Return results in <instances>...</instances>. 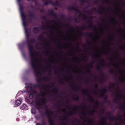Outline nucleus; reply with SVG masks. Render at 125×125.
Listing matches in <instances>:
<instances>
[{"label":"nucleus","mask_w":125,"mask_h":125,"mask_svg":"<svg viewBox=\"0 0 125 125\" xmlns=\"http://www.w3.org/2000/svg\"><path fill=\"white\" fill-rule=\"evenodd\" d=\"M27 40L31 59L30 64L34 70V73L35 74L36 81L38 82H39L42 79H40L38 78V75L40 74V72L37 69L36 64L35 63L36 62L37 60V59L36 57V56L37 55L38 53L35 52H34V53H33V45L31 44V43L29 41L30 40Z\"/></svg>","instance_id":"obj_1"},{"label":"nucleus","mask_w":125,"mask_h":125,"mask_svg":"<svg viewBox=\"0 0 125 125\" xmlns=\"http://www.w3.org/2000/svg\"><path fill=\"white\" fill-rule=\"evenodd\" d=\"M46 112L45 113H42L41 114V116L43 117H44L45 114L47 116V117L49 118L48 121L49 123V125H54L52 117L51 116V113H52L53 111H49V110H48V108H46Z\"/></svg>","instance_id":"obj_2"},{"label":"nucleus","mask_w":125,"mask_h":125,"mask_svg":"<svg viewBox=\"0 0 125 125\" xmlns=\"http://www.w3.org/2000/svg\"><path fill=\"white\" fill-rule=\"evenodd\" d=\"M73 111L70 112L68 113H65L64 115L65 116H64L65 119H66L67 117H69V116H71L73 115L74 112L76 111L78 108V106L77 105L74 106L72 107Z\"/></svg>","instance_id":"obj_3"},{"label":"nucleus","mask_w":125,"mask_h":125,"mask_svg":"<svg viewBox=\"0 0 125 125\" xmlns=\"http://www.w3.org/2000/svg\"><path fill=\"white\" fill-rule=\"evenodd\" d=\"M57 30V28L55 26L54 27H51L48 30V32L47 33H49L50 35L51 36H53L54 34V32L53 31H56Z\"/></svg>","instance_id":"obj_4"},{"label":"nucleus","mask_w":125,"mask_h":125,"mask_svg":"<svg viewBox=\"0 0 125 125\" xmlns=\"http://www.w3.org/2000/svg\"><path fill=\"white\" fill-rule=\"evenodd\" d=\"M28 16L30 17L29 19L30 22H31V21L32 19H34V17L35 16V15L34 13H32L31 11H30L28 12Z\"/></svg>","instance_id":"obj_5"},{"label":"nucleus","mask_w":125,"mask_h":125,"mask_svg":"<svg viewBox=\"0 0 125 125\" xmlns=\"http://www.w3.org/2000/svg\"><path fill=\"white\" fill-rule=\"evenodd\" d=\"M37 105L38 106H42L45 103V101L44 99H42L36 101Z\"/></svg>","instance_id":"obj_6"},{"label":"nucleus","mask_w":125,"mask_h":125,"mask_svg":"<svg viewBox=\"0 0 125 125\" xmlns=\"http://www.w3.org/2000/svg\"><path fill=\"white\" fill-rule=\"evenodd\" d=\"M78 7H75L73 6L72 7H69L68 8V9L70 10H73L75 11L77 13H80L81 11L80 10L78 9Z\"/></svg>","instance_id":"obj_7"},{"label":"nucleus","mask_w":125,"mask_h":125,"mask_svg":"<svg viewBox=\"0 0 125 125\" xmlns=\"http://www.w3.org/2000/svg\"><path fill=\"white\" fill-rule=\"evenodd\" d=\"M32 86L34 89H36L37 87L41 88V86H42V88L44 89H45L46 88L45 86L43 84H42L41 85L39 84H34Z\"/></svg>","instance_id":"obj_8"},{"label":"nucleus","mask_w":125,"mask_h":125,"mask_svg":"<svg viewBox=\"0 0 125 125\" xmlns=\"http://www.w3.org/2000/svg\"><path fill=\"white\" fill-rule=\"evenodd\" d=\"M88 54L92 55L93 57V59L95 60L96 57L99 58L100 56V54L97 53L95 54H93L92 52H88Z\"/></svg>","instance_id":"obj_9"},{"label":"nucleus","mask_w":125,"mask_h":125,"mask_svg":"<svg viewBox=\"0 0 125 125\" xmlns=\"http://www.w3.org/2000/svg\"><path fill=\"white\" fill-rule=\"evenodd\" d=\"M81 35H85L87 36H92L94 34L92 32H82L81 33Z\"/></svg>","instance_id":"obj_10"},{"label":"nucleus","mask_w":125,"mask_h":125,"mask_svg":"<svg viewBox=\"0 0 125 125\" xmlns=\"http://www.w3.org/2000/svg\"><path fill=\"white\" fill-rule=\"evenodd\" d=\"M82 92L84 94L89 98L90 99L89 100L91 102H94V98L91 96L90 94L89 93H85L83 91H82Z\"/></svg>","instance_id":"obj_11"},{"label":"nucleus","mask_w":125,"mask_h":125,"mask_svg":"<svg viewBox=\"0 0 125 125\" xmlns=\"http://www.w3.org/2000/svg\"><path fill=\"white\" fill-rule=\"evenodd\" d=\"M89 23H91V24H89L88 25L87 27H88L91 28L94 31L95 30H96L97 29L96 28L95 26V28H94L93 27L92 25V23H91L92 22V20L91 19H90L88 20Z\"/></svg>","instance_id":"obj_12"},{"label":"nucleus","mask_w":125,"mask_h":125,"mask_svg":"<svg viewBox=\"0 0 125 125\" xmlns=\"http://www.w3.org/2000/svg\"><path fill=\"white\" fill-rule=\"evenodd\" d=\"M48 13L50 15H52L53 17L55 18H57V15L56 14L54 13L53 10H50L48 11Z\"/></svg>","instance_id":"obj_13"},{"label":"nucleus","mask_w":125,"mask_h":125,"mask_svg":"<svg viewBox=\"0 0 125 125\" xmlns=\"http://www.w3.org/2000/svg\"><path fill=\"white\" fill-rule=\"evenodd\" d=\"M65 27H70V29L71 31H72L73 33L75 32V27H73L72 26H71L70 25L69 23H67L64 26Z\"/></svg>","instance_id":"obj_14"},{"label":"nucleus","mask_w":125,"mask_h":125,"mask_svg":"<svg viewBox=\"0 0 125 125\" xmlns=\"http://www.w3.org/2000/svg\"><path fill=\"white\" fill-rule=\"evenodd\" d=\"M107 114L109 115L108 117V118L110 120L113 121L116 119L115 117L113 116H110L112 115L111 113L110 112H108L107 113Z\"/></svg>","instance_id":"obj_15"},{"label":"nucleus","mask_w":125,"mask_h":125,"mask_svg":"<svg viewBox=\"0 0 125 125\" xmlns=\"http://www.w3.org/2000/svg\"><path fill=\"white\" fill-rule=\"evenodd\" d=\"M104 117H102L100 118V125H105L106 122L104 121Z\"/></svg>","instance_id":"obj_16"},{"label":"nucleus","mask_w":125,"mask_h":125,"mask_svg":"<svg viewBox=\"0 0 125 125\" xmlns=\"http://www.w3.org/2000/svg\"><path fill=\"white\" fill-rule=\"evenodd\" d=\"M39 31V29L36 27H33L32 30V32L33 33L35 34H37Z\"/></svg>","instance_id":"obj_17"},{"label":"nucleus","mask_w":125,"mask_h":125,"mask_svg":"<svg viewBox=\"0 0 125 125\" xmlns=\"http://www.w3.org/2000/svg\"><path fill=\"white\" fill-rule=\"evenodd\" d=\"M41 37H43V35H40L38 36V38L37 39H47L46 38H43L42 39L41 38H40V39L39 38ZM79 39L77 38H74V39H71V38H63V39H59V38H52V39Z\"/></svg>","instance_id":"obj_18"},{"label":"nucleus","mask_w":125,"mask_h":125,"mask_svg":"<svg viewBox=\"0 0 125 125\" xmlns=\"http://www.w3.org/2000/svg\"><path fill=\"white\" fill-rule=\"evenodd\" d=\"M21 99H18L15 101V107H17L19 106L21 103Z\"/></svg>","instance_id":"obj_19"},{"label":"nucleus","mask_w":125,"mask_h":125,"mask_svg":"<svg viewBox=\"0 0 125 125\" xmlns=\"http://www.w3.org/2000/svg\"><path fill=\"white\" fill-rule=\"evenodd\" d=\"M25 36L26 37V39H29L28 38L30 36V34L28 31L27 28H25Z\"/></svg>","instance_id":"obj_20"},{"label":"nucleus","mask_w":125,"mask_h":125,"mask_svg":"<svg viewBox=\"0 0 125 125\" xmlns=\"http://www.w3.org/2000/svg\"><path fill=\"white\" fill-rule=\"evenodd\" d=\"M96 68L97 70H98L99 71L100 74L101 76H104V73L101 70L100 67L99 66L97 65L96 67Z\"/></svg>","instance_id":"obj_21"},{"label":"nucleus","mask_w":125,"mask_h":125,"mask_svg":"<svg viewBox=\"0 0 125 125\" xmlns=\"http://www.w3.org/2000/svg\"><path fill=\"white\" fill-rule=\"evenodd\" d=\"M43 3L45 5H48L49 3H50L53 5V4H54V2H52V0H50L49 1H46L44 3Z\"/></svg>","instance_id":"obj_22"},{"label":"nucleus","mask_w":125,"mask_h":125,"mask_svg":"<svg viewBox=\"0 0 125 125\" xmlns=\"http://www.w3.org/2000/svg\"><path fill=\"white\" fill-rule=\"evenodd\" d=\"M38 95H39L40 96L43 97L45 95L46 93L42 91L40 92V93Z\"/></svg>","instance_id":"obj_23"},{"label":"nucleus","mask_w":125,"mask_h":125,"mask_svg":"<svg viewBox=\"0 0 125 125\" xmlns=\"http://www.w3.org/2000/svg\"><path fill=\"white\" fill-rule=\"evenodd\" d=\"M72 87L74 91H78V88L77 86H74V85L73 84H72L70 85Z\"/></svg>","instance_id":"obj_24"},{"label":"nucleus","mask_w":125,"mask_h":125,"mask_svg":"<svg viewBox=\"0 0 125 125\" xmlns=\"http://www.w3.org/2000/svg\"><path fill=\"white\" fill-rule=\"evenodd\" d=\"M99 105V102L98 101H97L95 102V105H93V108H97V107Z\"/></svg>","instance_id":"obj_25"},{"label":"nucleus","mask_w":125,"mask_h":125,"mask_svg":"<svg viewBox=\"0 0 125 125\" xmlns=\"http://www.w3.org/2000/svg\"><path fill=\"white\" fill-rule=\"evenodd\" d=\"M40 28L42 30H47L48 28L47 27V26L45 25H43L42 26H40Z\"/></svg>","instance_id":"obj_26"},{"label":"nucleus","mask_w":125,"mask_h":125,"mask_svg":"<svg viewBox=\"0 0 125 125\" xmlns=\"http://www.w3.org/2000/svg\"><path fill=\"white\" fill-rule=\"evenodd\" d=\"M27 92H29L30 93V95H33L34 94V91L32 90L31 89L29 91H27Z\"/></svg>","instance_id":"obj_27"},{"label":"nucleus","mask_w":125,"mask_h":125,"mask_svg":"<svg viewBox=\"0 0 125 125\" xmlns=\"http://www.w3.org/2000/svg\"><path fill=\"white\" fill-rule=\"evenodd\" d=\"M95 112V111L94 109L92 110L91 111H89L88 112V114L91 115H93L94 113Z\"/></svg>","instance_id":"obj_28"},{"label":"nucleus","mask_w":125,"mask_h":125,"mask_svg":"<svg viewBox=\"0 0 125 125\" xmlns=\"http://www.w3.org/2000/svg\"><path fill=\"white\" fill-rule=\"evenodd\" d=\"M73 99L74 100L78 101L79 100V97L77 95H76V97H75L74 96H73L72 97Z\"/></svg>","instance_id":"obj_29"},{"label":"nucleus","mask_w":125,"mask_h":125,"mask_svg":"<svg viewBox=\"0 0 125 125\" xmlns=\"http://www.w3.org/2000/svg\"><path fill=\"white\" fill-rule=\"evenodd\" d=\"M52 92H54L55 93H58V90L57 88L55 87L52 89Z\"/></svg>","instance_id":"obj_30"},{"label":"nucleus","mask_w":125,"mask_h":125,"mask_svg":"<svg viewBox=\"0 0 125 125\" xmlns=\"http://www.w3.org/2000/svg\"><path fill=\"white\" fill-rule=\"evenodd\" d=\"M59 82L61 84H63L64 83V81L62 79H61L59 80Z\"/></svg>","instance_id":"obj_31"},{"label":"nucleus","mask_w":125,"mask_h":125,"mask_svg":"<svg viewBox=\"0 0 125 125\" xmlns=\"http://www.w3.org/2000/svg\"><path fill=\"white\" fill-rule=\"evenodd\" d=\"M122 31H125L124 30L121 28H120V29L118 30L117 33H121Z\"/></svg>","instance_id":"obj_32"},{"label":"nucleus","mask_w":125,"mask_h":125,"mask_svg":"<svg viewBox=\"0 0 125 125\" xmlns=\"http://www.w3.org/2000/svg\"><path fill=\"white\" fill-rule=\"evenodd\" d=\"M27 24V22L25 21H23V24L24 26V29H25V28H27L26 26V25Z\"/></svg>","instance_id":"obj_33"},{"label":"nucleus","mask_w":125,"mask_h":125,"mask_svg":"<svg viewBox=\"0 0 125 125\" xmlns=\"http://www.w3.org/2000/svg\"><path fill=\"white\" fill-rule=\"evenodd\" d=\"M102 10L101 8H99L97 11V13L99 14H101L102 13Z\"/></svg>","instance_id":"obj_34"},{"label":"nucleus","mask_w":125,"mask_h":125,"mask_svg":"<svg viewBox=\"0 0 125 125\" xmlns=\"http://www.w3.org/2000/svg\"><path fill=\"white\" fill-rule=\"evenodd\" d=\"M81 112L83 114V116L85 118L87 117V115L84 110H82L81 111Z\"/></svg>","instance_id":"obj_35"},{"label":"nucleus","mask_w":125,"mask_h":125,"mask_svg":"<svg viewBox=\"0 0 125 125\" xmlns=\"http://www.w3.org/2000/svg\"><path fill=\"white\" fill-rule=\"evenodd\" d=\"M26 107V105L25 104H23L21 106V108L22 109H24Z\"/></svg>","instance_id":"obj_36"},{"label":"nucleus","mask_w":125,"mask_h":125,"mask_svg":"<svg viewBox=\"0 0 125 125\" xmlns=\"http://www.w3.org/2000/svg\"><path fill=\"white\" fill-rule=\"evenodd\" d=\"M31 112L32 114H35L36 113V110L34 109H32L31 110Z\"/></svg>","instance_id":"obj_37"},{"label":"nucleus","mask_w":125,"mask_h":125,"mask_svg":"<svg viewBox=\"0 0 125 125\" xmlns=\"http://www.w3.org/2000/svg\"><path fill=\"white\" fill-rule=\"evenodd\" d=\"M109 72L112 74H115V73L114 72V70L112 69H111L109 71Z\"/></svg>","instance_id":"obj_38"},{"label":"nucleus","mask_w":125,"mask_h":125,"mask_svg":"<svg viewBox=\"0 0 125 125\" xmlns=\"http://www.w3.org/2000/svg\"><path fill=\"white\" fill-rule=\"evenodd\" d=\"M85 26H82L79 27V28L82 30H84L85 29Z\"/></svg>","instance_id":"obj_39"},{"label":"nucleus","mask_w":125,"mask_h":125,"mask_svg":"<svg viewBox=\"0 0 125 125\" xmlns=\"http://www.w3.org/2000/svg\"><path fill=\"white\" fill-rule=\"evenodd\" d=\"M59 71L58 70L55 71L54 72L55 74H56L57 75H59Z\"/></svg>","instance_id":"obj_40"},{"label":"nucleus","mask_w":125,"mask_h":125,"mask_svg":"<svg viewBox=\"0 0 125 125\" xmlns=\"http://www.w3.org/2000/svg\"><path fill=\"white\" fill-rule=\"evenodd\" d=\"M57 33L61 35L62 34V32L60 30H58L57 32Z\"/></svg>","instance_id":"obj_41"},{"label":"nucleus","mask_w":125,"mask_h":125,"mask_svg":"<svg viewBox=\"0 0 125 125\" xmlns=\"http://www.w3.org/2000/svg\"><path fill=\"white\" fill-rule=\"evenodd\" d=\"M117 99H119L121 97V94H117Z\"/></svg>","instance_id":"obj_42"},{"label":"nucleus","mask_w":125,"mask_h":125,"mask_svg":"<svg viewBox=\"0 0 125 125\" xmlns=\"http://www.w3.org/2000/svg\"><path fill=\"white\" fill-rule=\"evenodd\" d=\"M42 125H46V124L45 122V120L44 119H42Z\"/></svg>","instance_id":"obj_43"},{"label":"nucleus","mask_w":125,"mask_h":125,"mask_svg":"<svg viewBox=\"0 0 125 125\" xmlns=\"http://www.w3.org/2000/svg\"><path fill=\"white\" fill-rule=\"evenodd\" d=\"M80 15L81 16L83 17V19H85L86 18H87V17L85 15H84L83 14H81Z\"/></svg>","instance_id":"obj_44"},{"label":"nucleus","mask_w":125,"mask_h":125,"mask_svg":"<svg viewBox=\"0 0 125 125\" xmlns=\"http://www.w3.org/2000/svg\"><path fill=\"white\" fill-rule=\"evenodd\" d=\"M109 64L113 66H114L115 67V68H117L118 67V66L117 65H115L114 64H113V63L111 62L109 63Z\"/></svg>","instance_id":"obj_45"},{"label":"nucleus","mask_w":125,"mask_h":125,"mask_svg":"<svg viewBox=\"0 0 125 125\" xmlns=\"http://www.w3.org/2000/svg\"><path fill=\"white\" fill-rule=\"evenodd\" d=\"M58 2L57 1H56L55 3H54V4H53V5H58Z\"/></svg>","instance_id":"obj_46"},{"label":"nucleus","mask_w":125,"mask_h":125,"mask_svg":"<svg viewBox=\"0 0 125 125\" xmlns=\"http://www.w3.org/2000/svg\"><path fill=\"white\" fill-rule=\"evenodd\" d=\"M80 1L82 4H83L84 3L87 2L86 0H80Z\"/></svg>","instance_id":"obj_47"},{"label":"nucleus","mask_w":125,"mask_h":125,"mask_svg":"<svg viewBox=\"0 0 125 125\" xmlns=\"http://www.w3.org/2000/svg\"><path fill=\"white\" fill-rule=\"evenodd\" d=\"M23 8L22 6V5H20V10L21 12V11H23Z\"/></svg>","instance_id":"obj_48"},{"label":"nucleus","mask_w":125,"mask_h":125,"mask_svg":"<svg viewBox=\"0 0 125 125\" xmlns=\"http://www.w3.org/2000/svg\"><path fill=\"white\" fill-rule=\"evenodd\" d=\"M98 64H99L100 65H101L102 66H106V65H105L104 63H103V64H101L99 62H98Z\"/></svg>","instance_id":"obj_49"},{"label":"nucleus","mask_w":125,"mask_h":125,"mask_svg":"<svg viewBox=\"0 0 125 125\" xmlns=\"http://www.w3.org/2000/svg\"><path fill=\"white\" fill-rule=\"evenodd\" d=\"M105 94L104 93H102L101 95H100V97H104Z\"/></svg>","instance_id":"obj_50"},{"label":"nucleus","mask_w":125,"mask_h":125,"mask_svg":"<svg viewBox=\"0 0 125 125\" xmlns=\"http://www.w3.org/2000/svg\"><path fill=\"white\" fill-rule=\"evenodd\" d=\"M113 102L115 103H118L117 99L116 98L114 99L113 100Z\"/></svg>","instance_id":"obj_51"},{"label":"nucleus","mask_w":125,"mask_h":125,"mask_svg":"<svg viewBox=\"0 0 125 125\" xmlns=\"http://www.w3.org/2000/svg\"><path fill=\"white\" fill-rule=\"evenodd\" d=\"M21 17H24V16H25V15L23 11L21 12Z\"/></svg>","instance_id":"obj_52"},{"label":"nucleus","mask_w":125,"mask_h":125,"mask_svg":"<svg viewBox=\"0 0 125 125\" xmlns=\"http://www.w3.org/2000/svg\"><path fill=\"white\" fill-rule=\"evenodd\" d=\"M65 16L64 15L62 14L61 16V18L62 19H64L65 18Z\"/></svg>","instance_id":"obj_53"},{"label":"nucleus","mask_w":125,"mask_h":125,"mask_svg":"<svg viewBox=\"0 0 125 125\" xmlns=\"http://www.w3.org/2000/svg\"><path fill=\"white\" fill-rule=\"evenodd\" d=\"M86 56H84L82 58V61H83L85 62L86 60Z\"/></svg>","instance_id":"obj_54"},{"label":"nucleus","mask_w":125,"mask_h":125,"mask_svg":"<svg viewBox=\"0 0 125 125\" xmlns=\"http://www.w3.org/2000/svg\"><path fill=\"white\" fill-rule=\"evenodd\" d=\"M107 34L109 35H111V34L112 33L109 30L107 31Z\"/></svg>","instance_id":"obj_55"},{"label":"nucleus","mask_w":125,"mask_h":125,"mask_svg":"<svg viewBox=\"0 0 125 125\" xmlns=\"http://www.w3.org/2000/svg\"><path fill=\"white\" fill-rule=\"evenodd\" d=\"M116 92L119 93H120L121 92V91L120 89H117Z\"/></svg>","instance_id":"obj_56"},{"label":"nucleus","mask_w":125,"mask_h":125,"mask_svg":"<svg viewBox=\"0 0 125 125\" xmlns=\"http://www.w3.org/2000/svg\"><path fill=\"white\" fill-rule=\"evenodd\" d=\"M112 19L114 20H115L116 21L115 22V24H116V23H118V21L116 20L115 19V17H113V18H112Z\"/></svg>","instance_id":"obj_57"},{"label":"nucleus","mask_w":125,"mask_h":125,"mask_svg":"<svg viewBox=\"0 0 125 125\" xmlns=\"http://www.w3.org/2000/svg\"><path fill=\"white\" fill-rule=\"evenodd\" d=\"M121 122L122 123H124L125 124V119H122L121 120Z\"/></svg>","instance_id":"obj_58"},{"label":"nucleus","mask_w":125,"mask_h":125,"mask_svg":"<svg viewBox=\"0 0 125 125\" xmlns=\"http://www.w3.org/2000/svg\"><path fill=\"white\" fill-rule=\"evenodd\" d=\"M115 86L114 84L113 83H112L111 85H110V87L111 88H113Z\"/></svg>","instance_id":"obj_59"},{"label":"nucleus","mask_w":125,"mask_h":125,"mask_svg":"<svg viewBox=\"0 0 125 125\" xmlns=\"http://www.w3.org/2000/svg\"><path fill=\"white\" fill-rule=\"evenodd\" d=\"M102 91L103 92H106L107 91V89L105 88H103L102 89Z\"/></svg>","instance_id":"obj_60"},{"label":"nucleus","mask_w":125,"mask_h":125,"mask_svg":"<svg viewBox=\"0 0 125 125\" xmlns=\"http://www.w3.org/2000/svg\"><path fill=\"white\" fill-rule=\"evenodd\" d=\"M42 18L43 20L46 19V17L45 16H43L42 17Z\"/></svg>","instance_id":"obj_61"},{"label":"nucleus","mask_w":125,"mask_h":125,"mask_svg":"<svg viewBox=\"0 0 125 125\" xmlns=\"http://www.w3.org/2000/svg\"><path fill=\"white\" fill-rule=\"evenodd\" d=\"M119 80L120 82H123L124 81H123V78H120L119 79Z\"/></svg>","instance_id":"obj_62"},{"label":"nucleus","mask_w":125,"mask_h":125,"mask_svg":"<svg viewBox=\"0 0 125 125\" xmlns=\"http://www.w3.org/2000/svg\"><path fill=\"white\" fill-rule=\"evenodd\" d=\"M96 0V1H94V4H98V1H99V0Z\"/></svg>","instance_id":"obj_63"},{"label":"nucleus","mask_w":125,"mask_h":125,"mask_svg":"<svg viewBox=\"0 0 125 125\" xmlns=\"http://www.w3.org/2000/svg\"><path fill=\"white\" fill-rule=\"evenodd\" d=\"M35 118L37 120L39 118V115H36L35 116Z\"/></svg>","instance_id":"obj_64"}]
</instances>
